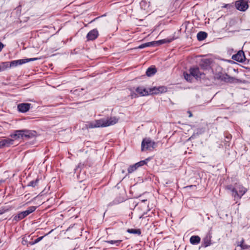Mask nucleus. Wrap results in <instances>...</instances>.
<instances>
[{
	"mask_svg": "<svg viewBox=\"0 0 250 250\" xmlns=\"http://www.w3.org/2000/svg\"><path fill=\"white\" fill-rule=\"evenodd\" d=\"M38 182H39V180L36 179L35 181H32L30 182L28 184V186L32 187H35L36 186H37Z\"/></svg>",
	"mask_w": 250,
	"mask_h": 250,
	"instance_id": "c85d7f7f",
	"label": "nucleus"
},
{
	"mask_svg": "<svg viewBox=\"0 0 250 250\" xmlns=\"http://www.w3.org/2000/svg\"><path fill=\"white\" fill-rule=\"evenodd\" d=\"M157 88L158 91L157 93H158V94L163 93H165L167 91V87L165 86H158L157 87Z\"/></svg>",
	"mask_w": 250,
	"mask_h": 250,
	"instance_id": "393cba45",
	"label": "nucleus"
},
{
	"mask_svg": "<svg viewBox=\"0 0 250 250\" xmlns=\"http://www.w3.org/2000/svg\"><path fill=\"white\" fill-rule=\"evenodd\" d=\"M238 246L241 247L242 249H246L248 248V246L244 244V240L243 239L241 241L240 244L238 245Z\"/></svg>",
	"mask_w": 250,
	"mask_h": 250,
	"instance_id": "c756f323",
	"label": "nucleus"
},
{
	"mask_svg": "<svg viewBox=\"0 0 250 250\" xmlns=\"http://www.w3.org/2000/svg\"><path fill=\"white\" fill-rule=\"evenodd\" d=\"M157 72V70L155 67H150L147 68L146 71V75L148 76H151L155 74Z\"/></svg>",
	"mask_w": 250,
	"mask_h": 250,
	"instance_id": "aec40b11",
	"label": "nucleus"
},
{
	"mask_svg": "<svg viewBox=\"0 0 250 250\" xmlns=\"http://www.w3.org/2000/svg\"><path fill=\"white\" fill-rule=\"evenodd\" d=\"M185 79L188 82H191L193 76L190 74V73H188L186 72H184L183 73Z\"/></svg>",
	"mask_w": 250,
	"mask_h": 250,
	"instance_id": "4be33fe9",
	"label": "nucleus"
},
{
	"mask_svg": "<svg viewBox=\"0 0 250 250\" xmlns=\"http://www.w3.org/2000/svg\"><path fill=\"white\" fill-rule=\"evenodd\" d=\"M200 237L198 235L192 236L189 239L190 243L192 245H197L200 243Z\"/></svg>",
	"mask_w": 250,
	"mask_h": 250,
	"instance_id": "f3484780",
	"label": "nucleus"
},
{
	"mask_svg": "<svg viewBox=\"0 0 250 250\" xmlns=\"http://www.w3.org/2000/svg\"><path fill=\"white\" fill-rule=\"evenodd\" d=\"M36 208L37 207L35 206H31L29 207L27 210L30 213H31L36 210Z\"/></svg>",
	"mask_w": 250,
	"mask_h": 250,
	"instance_id": "7c9ffc66",
	"label": "nucleus"
},
{
	"mask_svg": "<svg viewBox=\"0 0 250 250\" xmlns=\"http://www.w3.org/2000/svg\"><path fill=\"white\" fill-rule=\"evenodd\" d=\"M207 37V34L203 31L199 32L197 35V38L199 41H203Z\"/></svg>",
	"mask_w": 250,
	"mask_h": 250,
	"instance_id": "412c9836",
	"label": "nucleus"
},
{
	"mask_svg": "<svg viewBox=\"0 0 250 250\" xmlns=\"http://www.w3.org/2000/svg\"><path fill=\"white\" fill-rule=\"evenodd\" d=\"M34 135V133L27 130H17L10 135L14 139L20 138H31Z\"/></svg>",
	"mask_w": 250,
	"mask_h": 250,
	"instance_id": "7ed1b4c3",
	"label": "nucleus"
},
{
	"mask_svg": "<svg viewBox=\"0 0 250 250\" xmlns=\"http://www.w3.org/2000/svg\"><path fill=\"white\" fill-rule=\"evenodd\" d=\"M136 93L131 92V96L132 98H136L139 96H146L149 95L148 89L145 88L144 86H139L135 89Z\"/></svg>",
	"mask_w": 250,
	"mask_h": 250,
	"instance_id": "423d86ee",
	"label": "nucleus"
},
{
	"mask_svg": "<svg viewBox=\"0 0 250 250\" xmlns=\"http://www.w3.org/2000/svg\"><path fill=\"white\" fill-rule=\"evenodd\" d=\"M8 67V62H4L0 65V72L4 70L6 68Z\"/></svg>",
	"mask_w": 250,
	"mask_h": 250,
	"instance_id": "cd10ccee",
	"label": "nucleus"
},
{
	"mask_svg": "<svg viewBox=\"0 0 250 250\" xmlns=\"http://www.w3.org/2000/svg\"><path fill=\"white\" fill-rule=\"evenodd\" d=\"M226 189L231 192V196L233 197L234 200L237 203L247 191V189L244 188L242 185L236 183L234 185H229L226 187Z\"/></svg>",
	"mask_w": 250,
	"mask_h": 250,
	"instance_id": "f03ea898",
	"label": "nucleus"
},
{
	"mask_svg": "<svg viewBox=\"0 0 250 250\" xmlns=\"http://www.w3.org/2000/svg\"><path fill=\"white\" fill-rule=\"evenodd\" d=\"M3 47H4L3 44L2 43H1V42H0V52L1 51V50L2 49Z\"/></svg>",
	"mask_w": 250,
	"mask_h": 250,
	"instance_id": "473e14b6",
	"label": "nucleus"
},
{
	"mask_svg": "<svg viewBox=\"0 0 250 250\" xmlns=\"http://www.w3.org/2000/svg\"><path fill=\"white\" fill-rule=\"evenodd\" d=\"M204 131L202 130V129H197L196 132H194L193 135L191 136L190 138H195L196 136H198L201 134H202Z\"/></svg>",
	"mask_w": 250,
	"mask_h": 250,
	"instance_id": "bb28decb",
	"label": "nucleus"
},
{
	"mask_svg": "<svg viewBox=\"0 0 250 250\" xmlns=\"http://www.w3.org/2000/svg\"><path fill=\"white\" fill-rule=\"evenodd\" d=\"M13 142L14 140L10 138L3 139L0 141V148L9 146L10 145L13 144Z\"/></svg>",
	"mask_w": 250,
	"mask_h": 250,
	"instance_id": "2eb2a0df",
	"label": "nucleus"
},
{
	"mask_svg": "<svg viewBox=\"0 0 250 250\" xmlns=\"http://www.w3.org/2000/svg\"><path fill=\"white\" fill-rule=\"evenodd\" d=\"M146 160H146L141 161L134 165L130 166L127 169L128 172L131 173L136 170L139 167L146 164Z\"/></svg>",
	"mask_w": 250,
	"mask_h": 250,
	"instance_id": "9b49d317",
	"label": "nucleus"
},
{
	"mask_svg": "<svg viewBox=\"0 0 250 250\" xmlns=\"http://www.w3.org/2000/svg\"><path fill=\"white\" fill-rule=\"evenodd\" d=\"M172 41V39H164L159 40L158 41H153L151 42H146L143 44H142L140 45L138 48L139 49H143L147 47L152 46H155L159 44H161L162 43H167V42H170Z\"/></svg>",
	"mask_w": 250,
	"mask_h": 250,
	"instance_id": "39448f33",
	"label": "nucleus"
},
{
	"mask_svg": "<svg viewBox=\"0 0 250 250\" xmlns=\"http://www.w3.org/2000/svg\"><path fill=\"white\" fill-rule=\"evenodd\" d=\"M98 31L96 29H93L89 31L86 36L88 41L95 40L98 36Z\"/></svg>",
	"mask_w": 250,
	"mask_h": 250,
	"instance_id": "ddd939ff",
	"label": "nucleus"
},
{
	"mask_svg": "<svg viewBox=\"0 0 250 250\" xmlns=\"http://www.w3.org/2000/svg\"><path fill=\"white\" fill-rule=\"evenodd\" d=\"M188 113H189V117H191L192 116V114L191 112L190 111H188Z\"/></svg>",
	"mask_w": 250,
	"mask_h": 250,
	"instance_id": "c9c22d12",
	"label": "nucleus"
},
{
	"mask_svg": "<svg viewBox=\"0 0 250 250\" xmlns=\"http://www.w3.org/2000/svg\"><path fill=\"white\" fill-rule=\"evenodd\" d=\"M38 60V58H30V59H21V60H18L15 61H13L10 62V67H14L17 66L19 65H21L23 63H25L26 62H28L31 61H36Z\"/></svg>",
	"mask_w": 250,
	"mask_h": 250,
	"instance_id": "6e6552de",
	"label": "nucleus"
},
{
	"mask_svg": "<svg viewBox=\"0 0 250 250\" xmlns=\"http://www.w3.org/2000/svg\"><path fill=\"white\" fill-rule=\"evenodd\" d=\"M0 214H1V212H0Z\"/></svg>",
	"mask_w": 250,
	"mask_h": 250,
	"instance_id": "a19ab883",
	"label": "nucleus"
},
{
	"mask_svg": "<svg viewBox=\"0 0 250 250\" xmlns=\"http://www.w3.org/2000/svg\"><path fill=\"white\" fill-rule=\"evenodd\" d=\"M24 212H25L27 216L30 214L29 212L27 210H25Z\"/></svg>",
	"mask_w": 250,
	"mask_h": 250,
	"instance_id": "f704fd0d",
	"label": "nucleus"
},
{
	"mask_svg": "<svg viewBox=\"0 0 250 250\" xmlns=\"http://www.w3.org/2000/svg\"><path fill=\"white\" fill-rule=\"evenodd\" d=\"M193 186L191 185V186H190L189 187H193Z\"/></svg>",
	"mask_w": 250,
	"mask_h": 250,
	"instance_id": "ea45409f",
	"label": "nucleus"
},
{
	"mask_svg": "<svg viewBox=\"0 0 250 250\" xmlns=\"http://www.w3.org/2000/svg\"><path fill=\"white\" fill-rule=\"evenodd\" d=\"M235 7L239 11H245L249 7L248 1L246 0H239L235 2Z\"/></svg>",
	"mask_w": 250,
	"mask_h": 250,
	"instance_id": "1a4fd4ad",
	"label": "nucleus"
},
{
	"mask_svg": "<svg viewBox=\"0 0 250 250\" xmlns=\"http://www.w3.org/2000/svg\"><path fill=\"white\" fill-rule=\"evenodd\" d=\"M232 59L238 62H244L246 60L244 52L242 50L239 51L237 54L232 56Z\"/></svg>",
	"mask_w": 250,
	"mask_h": 250,
	"instance_id": "9d476101",
	"label": "nucleus"
},
{
	"mask_svg": "<svg viewBox=\"0 0 250 250\" xmlns=\"http://www.w3.org/2000/svg\"><path fill=\"white\" fill-rule=\"evenodd\" d=\"M118 118L115 117L106 119L103 118L88 122L86 126L88 128L107 127L116 124L118 123Z\"/></svg>",
	"mask_w": 250,
	"mask_h": 250,
	"instance_id": "f257e3e1",
	"label": "nucleus"
},
{
	"mask_svg": "<svg viewBox=\"0 0 250 250\" xmlns=\"http://www.w3.org/2000/svg\"><path fill=\"white\" fill-rule=\"evenodd\" d=\"M31 104L28 103L20 104L18 105V110L21 112H26L29 110L30 108Z\"/></svg>",
	"mask_w": 250,
	"mask_h": 250,
	"instance_id": "4468645a",
	"label": "nucleus"
},
{
	"mask_svg": "<svg viewBox=\"0 0 250 250\" xmlns=\"http://www.w3.org/2000/svg\"><path fill=\"white\" fill-rule=\"evenodd\" d=\"M216 78L218 79H219L221 81H224L227 83H237L238 81V80L233 78L231 77L229 75L227 74H218L216 75Z\"/></svg>",
	"mask_w": 250,
	"mask_h": 250,
	"instance_id": "0eeeda50",
	"label": "nucleus"
},
{
	"mask_svg": "<svg viewBox=\"0 0 250 250\" xmlns=\"http://www.w3.org/2000/svg\"><path fill=\"white\" fill-rule=\"evenodd\" d=\"M27 216L25 212L24 211H22L18 213L16 216H15L14 217L13 220L16 221H19L22 219H23L24 217Z\"/></svg>",
	"mask_w": 250,
	"mask_h": 250,
	"instance_id": "6ab92c4d",
	"label": "nucleus"
},
{
	"mask_svg": "<svg viewBox=\"0 0 250 250\" xmlns=\"http://www.w3.org/2000/svg\"><path fill=\"white\" fill-rule=\"evenodd\" d=\"M24 244H25V242H24V243H23V241H22V244H23V245H24Z\"/></svg>",
	"mask_w": 250,
	"mask_h": 250,
	"instance_id": "58836bf2",
	"label": "nucleus"
},
{
	"mask_svg": "<svg viewBox=\"0 0 250 250\" xmlns=\"http://www.w3.org/2000/svg\"><path fill=\"white\" fill-rule=\"evenodd\" d=\"M189 72L190 73V74H191V75L196 79L201 78L202 76L204 74L203 73L200 72L198 67L190 68L189 69Z\"/></svg>",
	"mask_w": 250,
	"mask_h": 250,
	"instance_id": "f8f14e48",
	"label": "nucleus"
},
{
	"mask_svg": "<svg viewBox=\"0 0 250 250\" xmlns=\"http://www.w3.org/2000/svg\"><path fill=\"white\" fill-rule=\"evenodd\" d=\"M211 236L210 235H207L203 240V245L204 247H207L210 245Z\"/></svg>",
	"mask_w": 250,
	"mask_h": 250,
	"instance_id": "a211bd4d",
	"label": "nucleus"
},
{
	"mask_svg": "<svg viewBox=\"0 0 250 250\" xmlns=\"http://www.w3.org/2000/svg\"><path fill=\"white\" fill-rule=\"evenodd\" d=\"M127 232L129 233L137 234L138 235H140L141 233V231L139 229H128L127 230Z\"/></svg>",
	"mask_w": 250,
	"mask_h": 250,
	"instance_id": "b1692460",
	"label": "nucleus"
},
{
	"mask_svg": "<svg viewBox=\"0 0 250 250\" xmlns=\"http://www.w3.org/2000/svg\"><path fill=\"white\" fill-rule=\"evenodd\" d=\"M210 61L205 59L202 60L200 62V66L204 70H208L210 68Z\"/></svg>",
	"mask_w": 250,
	"mask_h": 250,
	"instance_id": "dca6fc26",
	"label": "nucleus"
},
{
	"mask_svg": "<svg viewBox=\"0 0 250 250\" xmlns=\"http://www.w3.org/2000/svg\"><path fill=\"white\" fill-rule=\"evenodd\" d=\"M43 237H44V236H41V237L38 238L37 239L35 240L34 243H36V244L38 243L40 241H41L43 239Z\"/></svg>",
	"mask_w": 250,
	"mask_h": 250,
	"instance_id": "2f4dec72",
	"label": "nucleus"
},
{
	"mask_svg": "<svg viewBox=\"0 0 250 250\" xmlns=\"http://www.w3.org/2000/svg\"><path fill=\"white\" fill-rule=\"evenodd\" d=\"M24 244H25V242H24V243H23V241H22V244H23V245H24Z\"/></svg>",
	"mask_w": 250,
	"mask_h": 250,
	"instance_id": "4c0bfd02",
	"label": "nucleus"
},
{
	"mask_svg": "<svg viewBox=\"0 0 250 250\" xmlns=\"http://www.w3.org/2000/svg\"><path fill=\"white\" fill-rule=\"evenodd\" d=\"M146 3V1L143 0V1H141V4H143V3Z\"/></svg>",
	"mask_w": 250,
	"mask_h": 250,
	"instance_id": "e433bc0d",
	"label": "nucleus"
},
{
	"mask_svg": "<svg viewBox=\"0 0 250 250\" xmlns=\"http://www.w3.org/2000/svg\"><path fill=\"white\" fill-rule=\"evenodd\" d=\"M149 95V94H158L157 87H154L152 88L148 89Z\"/></svg>",
	"mask_w": 250,
	"mask_h": 250,
	"instance_id": "a878e982",
	"label": "nucleus"
},
{
	"mask_svg": "<svg viewBox=\"0 0 250 250\" xmlns=\"http://www.w3.org/2000/svg\"><path fill=\"white\" fill-rule=\"evenodd\" d=\"M157 146L156 143L149 138L144 139L141 144V151H152Z\"/></svg>",
	"mask_w": 250,
	"mask_h": 250,
	"instance_id": "20e7f679",
	"label": "nucleus"
},
{
	"mask_svg": "<svg viewBox=\"0 0 250 250\" xmlns=\"http://www.w3.org/2000/svg\"><path fill=\"white\" fill-rule=\"evenodd\" d=\"M36 243H34V241L33 242H29L28 243V245H33L34 244H35Z\"/></svg>",
	"mask_w": 250,
	"mask_h": 250,
	"instance_id": "72a5a7b5",
	"label": "nucleus"
},
{
	"mask_svg": "<svg viewBox=\"0 0 250 250\" xmlns=\"http://www.w3.org/2000/svg\"><path fill=\"white\" fill-rule=\"evenodd\" d=\"M105 243L110 244L111 245H115L116 246H118L120 243L122 242L121 240H107L105 241Z\"/></svg>",
	"mask_w": 250,
	"mask_h": 250,
	"instance_id": "5701e85b",
	"label": "nucleus"
}]
</instances>
